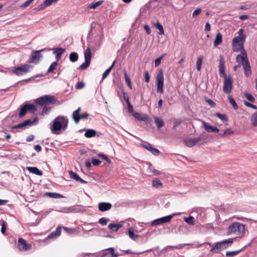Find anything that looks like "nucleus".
<instances>
[{
	"instance_id": "f257e3e1",
	"label": "nucleus",
	"mask_w": 257,
	"mask_h": 257,
	"mask_svg": "<svg viewBox=\"0 0 257 257\" xmlns=\"http://www.w3.org/2000/svg\"><path fill=\"white\" fill-rule=\"evenodd\" d=\"M219 74L221 77L224 78L223 91V92L228 94L230 93L233 87V79L231 75L227 76L225 72V60L224 57L219 56Z\"/></svg>"
},
{
	"instance_id": "f03ea898",
	"label": "nucleus",
	"mask_w": 257,
	"mask_h": 257,
	"mask_svg": "<svg viewBox=\"0 0 257 257\" xmlns=\"http://www.w3.org/2000/svg\"><path fill=\"white\" fill-rule=\"evenodd\" d=\"M68 120L64 116H58L52 121L50 126L52 133L58 135L59 131L63 130L65 131L68 127Z\"/></svg>"
},
{
	"instance_id": "7ed1b4c3",
	"label": "nucleus",
	"mask_w": 257,
	"mask_h": 257,
	"mask_svg": "<svg viewBox=\"0 0 257 257\" xmlns=\"http://www.w3.org/2000/svg\"><path fill=\"white\" fill-rule=\"evenodd\" d=\"M245 225L243 223L234 222L230 224L227 228V235L235 233L238 237L241 238L244 236Z\"/></svg>"
},
{
	"instance_id": "20e7f679",
	"label": "nucleus",
	"mask_w": 257,
	"mask_h": 257,
	"mask_svg": "<svg viewBox=\"0 0 257 257\" xmlns=\"http://www.w3.org/2000/svg\"><path fill=\"white\" fill-rule=\"evenodd\" d=\"M58 101V99L54 95H44L34 100V102L41 106L53 105Z\"/></svg>"
},
{
	"instance_id": "39448f33",
	"label": "nucleus",
	"mask_w": 257,
	"mask_h": 257,
	"mask_svg": "<svg viewBox=\"0 0 257 257\" xmlns=\"http://www.w3.org/2000/svg\"><path fill=\"white\" fill-rule=\"evenodd\" d=\"M127 109L129 112L132 113L133 115L139 121H144L146 123L150 124L152 122V118L147 114H143L142 115L139 112H135L133 106L131 103H127Z\"/></svg>"
},
{
	"instance_id": "423d86ee",
	"label": "nucleus",
	"mask_w": 257,
	"mask_h": 257,
	"mask_svg": "<svg viewBox=\"0 0 257 257\" xmlns=\"http://www.w3.org/2000/svg\"><path fill=\"white\" fill-rule=\"evenodd\" d=\"M233 242L232 238L223 240L220 242H217L215 245L210 249V251L213 253L218 252V249L223 250L231 246Z\"/></svg>"
},
{
	"instance_id": "0eeeda50",
	"label": "nucleus",
	"mask_w": 257,
	"mask_h": 257,
	"mask_svg": "<svg viewBox=\"0 0 257 257\" xmlns=\"http://www.w3.org/2000/svg\"><path fill=\"white\" fill-rule=\"evenodd\" d=\"M33 68V66L32 65L25 64L20 66L14 67L12 72L17 76H21L24 74L29 72L30 71V69Z\"/></svg>"
},
{
	"instance_id": "6e6552de",
	"label": "nucleus",
	"mask_w": 257,
	"mask_h": 257,
	"mask_svg": "<svg viewBox=\"0 0 257 257\" xmlns=\"http://www.w3.org/2000/svg\"><path fill=\"white\" fill-rule=\"evenodd\" d=\"M164 74L162 69L158 71L156 77L157 82V92L161 94H163L164 92Z\"/></svg>"
},
{
	"instance_id": "1a4fd4ad",
	"label": "nucleus",
	"mask_w": 257,
	"mask_h": 257,
	"mask_svg": "<svg viewBox=\"0 0 257 257\" xmlns=\"http://www.w3.org/2000/svg\"><path fill=\"white\" fill-rule=\"evenodd\" d=\"M91 55V49L90 47H87L84 52L85 61L78 67V70H85L90 66Z\"/></svg>"
},
{
	"instance_id": "9d476101",
	"label": "nucleus",
	"mask_w": 257,
	"mask_h": 257,
	"mask_svg": "<svg viewBox=\"0 0 257 257\" xmlns=\"http://www.w3.org/2000/svg\"><path fill=\"white\" fill-rule=\"evenodd\" d=\"M206 140V137H205V135L204 134H201L200 137L197 138L193 139H185L184 140V142L186 146L191 148L194 146L197 143L199 142L200 141H205Z\"/></svg>"
},
{
	"instance_id": "9b49d317",
	"label": "nucleus",
	"mask_w": 257,
	"mask_h": 257,
	"mask_svg": "<svg viewBox=\"0 0 257 257\" xmlns=\"http://www.w3.org/2000/svg\"><path fill=\"white\" fill-rule=\"evenodd\" d=\"M80 111L81 108L79 107L73 112L72 118L76 123H78L80 119L87 118L89 116V114L87 112L80 114Z\"/></svg>"
},
{
	"instance_id": "f8f14e48",
	"label": "nucleus",
	"mask_w": 257,
	"mask_h": 257,
	"mask_svg": "<svg viewBox=\"0 0 257 257\" xmlns=\"http://www.w3.org/2000/svg\"><path fill=\"white\" fill-rule=\"evenodd\" d=\"M42 57L43 56L42 54L40 53V51H33L32 55L27 62L28 63H34L35 64H37L39 63Z\"/></svg>"
},
{
	"instance_id": "ddd939ff",
	"label": "nucleus",
	"mask_w": 257,
	"mask_h": 257,
	"mask_svg": "<svg viewBox=\"0 0 257 257\" xmlns=\"http://www.w3.org/2000/svg\"><path fill=\"white\" fill-rule=\"evenodd\" d=\"M174 216V214H171L155 219L151 222V225L155 226L169 222Z\"/></svg>"
},
{
	"instance_id": "4468645a",
	"label": "nucleus",
	"mask_w": 257,
	"mask_h": 257,
	"mask_svg": "<svg viewBox=\"0 0 257 257\" xmlns=\"http://www.w3.org/2000/svg\"><path fill=\"white\" fill-rule=\"evenodd\" d=\"M242 63L245 75L246 77H249L251 74V70L247 57H242Z\"/></svg>"
},
{
	"instance_id": "2eb2a0df",
	"label": "nucleus",
	"mask_w": 257,
	"mask_h": 257,
	"mask_svg": "<svg viewBox=\"0 0 257 257\" xmlns=\"http://www.w3.org/2000/svg\"><path fill=\"white\" fill-rule=\"evenodd\" d=\"M141 145L144 148L150 152L154 156H158L160 155V151L158 149L153 147L152 145L150 143L145 142L144 143H142Z\"/></svg>"
},
{
	"instance_id": "dca6fc26",
	"label": "nucleus",
	"mask_w": 257,
	"mask_h": 257,
	"mask_svg": "<svg viewBox=\"0 0 257 257\" xmlns=\"http://www.w3.org/2000/svg\"><path fill=\"white\" fill-rule=\"evenodd\" d=\"M18 245L21 250H28L32 248L31 244L27 243L25 239L21 237L19 238Z\"/></svg>"
},
{
	"instance_id": "f3484780",
	"label": "nucleus",
	"mask_w": 257,
	"mask_h": 257,
	"mask_svg": "<svg viewBox=\"0 0 257 257\" xmlns=\"http://www.w3.org/2000/svg\"><path fill=\"white\" fill-rule=\"evenodd\" d=\"M102 251H109V252H102L100 255L101 257H118L120 255L118 253L114 252V249L113 247H109L103 249Z\"/></svg>"
},
{
	"instance_id": "a211bd4d",
	"label": "nucleus",
	"mask_w": 257,
	"mask_h": 257,
	"mask_svg": "<svg viewBox=\"0 0 257 257\" xmlns=\"http://www.w3.org/2000/svg\"><path fill=\"white\" fill-rule=\"evenodd\" d=\"M202 122L203 124V127L205 128V130L208 133H218L219 130L215 126L211 125L208 123L205 122L203 120H202Z\"/></svg>"
},
{
	"instance_id": "6ab92c4d",
	"label": "nucleus",
	"mask_w": 257,
	"mask_h": 257,
	"mask_svg": "<svg viewBox=\"0 0 257 257\" xmlns=\"http://www.w3.org/2000/svg\"><path fill=\"white\" fill-rule=\"evenodd\" d=\"M243 29H240L239 30L238 32V36L235 37L233 38V43H239V42H244L245 41L246 35L243 34Z\"/></svg>"
},
{
	"instance_id": "aec40b11",
	"label": "nucleus",
	"mask_w": 257,
	"mask_h": 257,
	"mask_svg": "<svg viewBox=\"0 0 257 257\" xmlns=\"http://www.w3.org/2000/svg\"><path fill=\"white\" fill-rule=\"evenodd\" d=\"M112 205L109 202H101L98 204V208L100 211L104 212L111 209Z\"/></svg>"
},
{
	"instance_id": "412c9836",
	"label": "nucleus",
	"mask_w": 257,
	"mask_h": 257,
	"mask_svg": "<svg viewBox=\"0 0 257 257\" xmlns=\"http://www.w3.org/2000/svg\"><path fill=\"white\" fill-rule=\"evenodd\" d=\"M68 173L71 179H74L76 181L80 182L81 183L86 184L87 183V181L81 178L76 173L72 171H69Z\"/></svg>"
},
{
	"instance_id": "4be33fe9",
	"label": "nucleus",
	"mask_w": 257,
	"mask_h": 257,
	"mask_svg": "<svg viewBox=\"0 0 257 257\" xmlns=\"http://www.w3.org/2000/svg\"><path fill=\"white\" fill-rule=\"evenodd\" d=\"M53 53H56L55 59H56V61H57L61 58L62 54L65 51V49L60 48V47H57V48H54L53 49Z\"/></svg>"
},
{
	"instance_id": "5701e85b",
	"label": "nucleus",
	"mask_w": 257,
	"mask_h": 257,
	"mask_svg": "<svg viewBox=\"0 0 257 257\" xmlns=\"http://www.w3.org/2000/svg\"><path fill=\"white\" fill-rule=\"evenodd\" d=\"M79 211L80 209H79L76 206H72L68 208H63L61 211H60V212L65 213H70L71 212H78Z\"/></svg>"
},
{
	"instance_id": "b1692460",
	"label": "nucleus",
	"mask_w": 257,
	"mask_h": 257,
	"mask_svg": "<svg viewBox=\"0 0 257 257\" xmlns=\"http://www.w3.org/2000/svg\"><path fill=\"white\" fill-rule=\"evenodd\" d=\"M43 196H48L52 198H63L64 196L58 193L46 192L43 195Z\"/></svg>"
},
{
	"instance_id": "393cba45",
	"label": "nucleus",
	"mask_w": 257,
	"mask_h": 257,
	"mask_svg": "<svg viewBox=\"0 0 257 257\" xmlns=\"http://www.w3.org/2000/svg\"><path fill=\"white\" fill-rule=\"evenodd\" d=\"M27 169L29 172L38 176H42L43 174V171L36 167H28Z\"/></svg>"
},
{
	"instance_id": "a878e982",
	"label": "nucleus",
	"mask_w": 257,
	"mask_h": 257,
	"mask_svg": "<svg viewBox=\"0 0 257 257\" xmlns=\"http://www.w3.org/2000/svg\"><path fill=\"white\" fill-rule=\"evenodd\" d=\"M61 227L58 226L56 229L52 232H51L47 236V238H56L61 234Z\"/></svg>"
},
{
	"instance_id": "bb28decb",
	"label": "nucleus",
	"mask_w": 257,
	"mask_h": 257,
	"mask_svg": "<svg viewBox=\"0 0 257 257\" xmlns=\"http://www.w3.org/2000/svg\"><path fill=\"white\" fill-rule=\"evenodd\" d=\"M245 248H246V246H244L241 249L237 250L227 251L226 252V256L227 257H233V256L237 255L238 254H239L241 251H242Z\"/></svg>"
},
{
	"instance_id": "cd10ccee",
	"label": "nucleus",
	"mask_w": 257,
	"mask_h": 257,
	"mask_svg": "<svg viewBox=\"0 0 257 257\" xmlns=\"http://www.w3.org/2000/svg\"><path fill=\"white\" fill-rule=\"evenodd\" d=\"M222 34L218 32L215 37L214 42V45L215 47H217L218 45H220L222 43Z\"/></svg>"
},
{
	"instance_id": "c85d7f7f",
	"label": "nucleus",
	"mask_w": 257,
	"mask_h": 257,
	"mask_svg": "<svg viewBox=\"0 0 257 257\" xmlns=\"http://www.w3.org/2000/svg\"><path fill=\"white\" fill-rule=\"evenodd\" d=\"M28 109L26 104L22 105L20 108V112L19 113V117L20 118L23 117L27 113Z\"/></svg>"
},
{
	"instance_id": "c756f323",
	"label": "nucleus",
	"mask_w": 257,
	"mask_h": 257,
	"mask_svg": "<svg viewBox=\"0 0 257 257\" xmlns=\"http://www.w3.org/2000/svg\"><path fill=\"white\" fill-rule=\"evenodd\" d=\"M126 234H127L130 238L134 240H136L138 237H139V235L135 234L134 233V231L133 228L131 227L128 229L127 232L126 233Z\"/></svg>"
},
{
	"instance_id": "7c9ffc66",
	"label": "nucleus",
	"mask_w": 257,
	"mask_h": 257,
	"mask_svg": "<svg viewBox=\"0 0 257 257\" xmlns=\"http://www.w3.org/2000/svg\"><path fill=\"white\" fill-rule=\"evenodd\" d=\"M96 131L93 129H88L86 130L84 136L87 138L94 137L96 135Z\"/></svg>"
},
{
	"instance_id": "2f4dec72",
	"label": "nucleus",
	"mask_w": 257,
	"mask_h": 257,
	"mask_svg": "<svg viewBox=\"0 0 257 257\" xmlns=\"http://www.w3.org/2000/svg\"><path fill=\"white\" fill-rule=\"evenodd\" d=\"M122 226V224L121 223H110L108 228L113 231H117Z\"/></svg>"
},
{
	"instance_id": "473e14b6",
	"label": "nucleus",
	"mask_w": 257,
	"mask_h": 257,
	"mask_svg": "<svg viewBox=\"0 0 257 257\" xmlns=\"http://www.w3.org/2000/svg\"><path fill=\"white\" fill-rule=\"evenodd\" d=\"M152 186L156 188H160L163 187V184L158 178H154L152 180Z\"/></svg>"
},
{
	"instance_id": "72a5a7b5",
	"label": "nucleus",
	"mask_w": 257,
	"mask_h": 257,
	"mask_svg": "<svg viewBox=\"0 0 257 257\" xmlns=\"http://www.w3.org/2000/svg\"><path fill=\"white\" fill-rule=\"evenodd\" d=\"M115 60H114L112 64H111V65L108 68H107L104 72L102 74V80H104L107 76L110 73L111 70H112V69L114 67V65L115 64Z\"/></svg>"
},
{
	"instance_id": "f704fd0d",
	"label": "nucleus",
	"mask_w": 257,
	"mask_h": 257,
	"mask_svg": "<svg viewBox=\"0 0 257 257\" xmlns=\"http://www.w3.org/2000/svg\"><path fill=\"white\" fill-rule=\"evenodd\" d=\"M243 43H244V42H241V48H240V50L241 51V53H242V55H241L240 54H238L236 56V60L237 61H238L239 58H240L241 59V60H242V57H247L246 53V52H245V49H244V48L243 47Z\"/></svg>"
},
{
	"instance_id": "c9c22d12",
	"label": "nucleus",
	"mask_w": 257,
	"mask_h": 257,
	"mask_svg": "<svg viewBox=\"0 0 257 257\" xmlns=\"http://www.w3.org/2000/svg\"><path fill=\"white\" fill-rule=\"evenodd\" d=\"M78 59V55L75 52H71L69 55V60L71 62H75Z\"/></svg>"
},
{
	"instance_id": "e433bc0d",
	"label": "nucleus",
	"mask_w": 257,
	"mask_h": 257,
	"mask_svg": "<svg viewBox=\"0 0 257 257\" xmlns=\"http://www.w3.org/2000/svg\"><path fill=\"white\" fill-rule=\"evenodd\" d=\"M28 111L34 114L37 111L36 106L34 104L26 103Z\"/></svg>"
},
{
	"instance_id": "4c0bfd02",
	"label": "nucleus",
	"mask_w": 257,
	"mask_h": 257,
	"mask_svg": "<svg viewBox=\"0 0 257 257\" xmlns=\"http://www.w3.org/2000/svg\"><path fill=\"white\" fill-rule=\"evenodd\" d=\"M124 77L125 78V82H126L128 88L130 89H132V82H131V78H130V77L128 76V75H127L126 70L124 71Z\"/></svg>"
},
{
	"instance_id": "58836bf2",
	"label": "nucleus",
	"mask_w": 257,
	"mask_h": 257,
	"mask_svg": "<svg viewBox=\"0 0 257 257\" xmlns=\"http://www.w3.org/2000/svg\"><path fill=\"white\" fill-rule=\"evenodd\" d=\"M184 221L188 224L193 225L195 224V219L192 216H189L187 217H184Z\"/></svg>"
},
{
	"instance_id": "ea45409f",
	"label": "nucleus",
	"mask_w": 257,
	"mask_h": 257,
	"mask_svg": "<svg viewBox=\"0 0 257 257\" xmlns=\"http://www.w3.org/2000/svg\"><path fill=\"white\" fill-rule=\"evenodd\" d=\"M232 49L234 52H238L239 51H240L241 45V42L234 43L233 39L232 41Z\"/></svg>"
},
{
	"instance_id": "a19ab883",
	"label": "nucleus",
	"mask_w": 257,
	"mask_h": 257,
	"mask_svg": "<svg viewBox=\"0 0 257 257\" xmlns=\"http://www.w3.org/2000/svg\"><path fill=\"white\" fill-rule=\"evenodd\" d=\"M154 119H155V122L156 125L158 128L162 127L164 125V122L162 119L159 118V117H158L157 116L155 117Z\"/></svg>"
},
{
	"instance_id": "79ce46f5",
	"label": "nucleus",
	"mask_w": 257,
	"mask_h": 257,
	"mask_svg": "<svg viewBox=\"0 0 257 257\" xmlns=\"http://www.w3.org/2000/svg\"><path fill=\"white\" fill-rule=\"evenodd\" d=\"M214 115L215 116H216L217 117H218L222 121H227L228 120V118L227 115L224 113H220L219 112H216Z\"/></svg>"
},
{
	"instance_id": "37998d69",
	"label": "nucleus",
	"mask_w": 257,
	"mask_h": 257,
	"mask_svg": "<svg viewBox=\"0 0 257 257\" xmlns=\"http://www.w3.org/2000/svg\"><path fill=\"white\" fill-rule=\"evenodd\" d=\"M250 120L252 123V125L256 127L257 126V111L253 113L251 116Z\"/></svg>"
},
{
	"instance_id": "c03bdc74",
	"label": "nucleus",
	"mask_w": 257,
	"mask_h": 257,
	"mask_svg": "<svg viewBox=\"0 0 257 257\" xmlns=\"http://www.w3.org/2000/svg\"><path fill=\"white\" fill-rule=\"evenodd\" d=\"M155 28L159 30V34L160 35H163L164 34V31L163 26L159 22H156L154 25Z\"/></svg>"
},
{
	"instance_id": "a18cd8bd",
	"label": "nucleus",
	"mask_w": 257,
	"mask_h": 257,
	"mask_svg": "<svg viewBox=\"0 0 257 257\" xmlns=\"http://www.w3.org/2000/svg\"><path fill=\"white\" fill-rule=\"evenodd\" d=\"M57 65H58V62L57 61L52 63L50 65V66H49L47 73H53L54 70L56 69Z\"/></svg>"
},
{
	"instance_id": "49530a36",
	"label": "nucleus",
	"mask_w": 257,
	"mask_h": 257,
	"mask_svg": "<svg viewBox=\"0 0 257 257\" xmlns=\"http://www.w3.org/2000/svg\"><path fill=\"white\" fill-rule=\"evenodd\" d=\"M26 127V124L25 123V121L20 123L19 124L17 125H13L11 126L12 129H22L24 130Z\"/></svg>"
},
{
	"instance_id": "de8ad7c7",
	"label": "nucleus",
	"mask_w": 257,
	"mask_h": 257,
	"mask_svg": "<svg viewBox=\"0 0 257 257\" xmlns=\"http://www.w3.org/2000/svg\"><path fill=\"white\" fill-rule=\"evenodd\" d=\"M203 57L202 56H200L197 60L196 69L197 71H200L201 68Z\"/></svg>"
},
{
	"instance_id": "09e8293b",
	"label": "nucleus",
	"mask_w": 257,
	"mask_h": 257,
	"mask_svg": "<svg viewBox=\"0 0 257 257\" xmlns=\"http://www.w3.org/2000/svg\"><path fill=\"white\" fill-rule=\"evenodd\" d=\"M43 76H44V75H43V74H41V75L38 74V75H35L34 76L31 77H30L29 78H27V79L23 80L22 81H20L16 83L15 84H14L13 85H12V86H16L19 83H20L21 82H24V81H25V82H28V81H30L31 79H33V78H36V77H43Z\"/></svg>"
},
{
	"instance_id": "8fccbe9b",
	"label": "nucleus",
	"mask_w": 257,
	"mask_h": 257,
	"mask_svg": "<svg viewBox=\"0 0 257 257\" xmlns=\"http://www.w3.org/2000/svg\"><path fill=\"white\" fill-rule=\"evenodd\" d=\"M152 250H153V249H150L147 250L146 251H142V252H133V251H132V250L129 249H127V250H124L123 251L124 252V253H131V254H143L144 252H148V251H152Z\"/></svg>"
},
{
	"instance_id": "3c124183",
	"label": "nucleus",
	"mask_w": 257,
	"mask_h": 257,
	"mask_svg": "<svg viewBox=\"0 0 257 257\" xmlns=\"http://www.w3.org/2000/svg\"><path fill=\"white\" fill-rule=\"evenodd\" d=\"M244 95L248 101L251 102H254L255 98L251 94L247 92H244Z\"/></svg>"
},
{
	"instance_id": "603ef678",
	"label": "nucleus",
	"mask_w": 257,
	"mask_h": 257,
	"mask_svg": "<svg viewBox=\"0 0 257 257\" xmlns=\"http://www.w3.org/2000/svg\"><path fill=\"white\" fill-rule=\"evenodd\" d=\"M228 100L229 101L230 103L232 105V107L235 109H237L238 107L234 99L232 97H231V96L229 95L228 96Z\"/></svg>"
},
{
	"instance_id": "864d4df0",
	"label": "nucleus",
	"mask_w": 257,
	"mask_h": 257,
	"mask_svg": "<svg viewBox=\"0 0 257 257\" xmlns=\"http://www.w3.org/2000/svg\"><path fill=\"white\" fill-rule=\"evenodd\" d=\"M103 1H99L95 3H93L89 6L88 8L90 9H95L97 7L101 5L103 3Z\"/></svg>"
},
{
	"instance_id": "5fc2aeb1",
	"label": "nucleus",
	"mask_w": 257,
	"mask_h": 257,
	"mask_svg": "<svg viewBox=\"0 0 257 257\" xmlns=\"http://www.w3.org/2000/svg\"><path fill=\"white\" fill-rule=\"evenodd\" d=\"M166 54H163L160 57L157 58L155 60V67L158 66L161 63V60L165 57Z\"/></svg>"
},
{
	"instance_id": "6e6d98bb",
	"label": "nucleus",
	"mask_w": 257,
	"mask_h": 257,
	"mask_svg": "<svg viewBox=\"0 0 257 257\" xmlns=\"http://www.w3.org/2000/svg\"><path fill=\"white\" fill-rule=\"evenodd\" d=\"M48 6L45 5V2L39 5L36 8L34 9V10L36 11H40L45 9Z\"/></svg>"
},
{
	"instance_id": "4d7b16f0",
	"label": "nucleus",
	"mask_w": 257,
	"mask_h": 257,
	"mask_svg": "<svg viewBox=\"0 0 257 257\" xmlns=\"http://www.w3.org/2000/svg\"><path fill=\"white\" fill-rule=\"evenodd\" d=\"M233 134V132L230 128H227L224 131L223 134H220L219 135L221 137H225L226 135H231Z\"/></svg>"
},
{
	"instance_id": "13d9d810",
	"label": "nucleus",
	"mask_w": 257,
	"mask_h": 257,
	"mask_svg": "<svg viewBox=\"0 0 257 257\" xmlns=\"http://www.w3.org/2000/svg\"><path fill=\"white\" fill-rule=\"evenodd\" d=\"M98 157L102 158L103 160H105L106 162H107L108 164H111V160L107 157V156L105 155H104L103 153H99L97 155Z\"/></svg>"
},
{
	"instance_id": "bf43d9fd",
	"label": "nucleus",
	"mask_w": 257,
	"mask_h": 257,
	"mask_svg": "<svg viewBox=\"0 0 257 257\" xmlns=\"http://www.w3.org/2000/svg\"><path fill=\"white\" fill-rule=\"evenodd\" d=\"M48 106V105L43 106L44 107H43L42 112H41V114L42 115H46V114H47L49 113L50 109H51V107H49Z\"/></svg>"
},
{
	"instance_id": "052dcab7",
	"label": "nucleus",
	"mask_w": 257,
	"mask_h": 257,
	"mask_svg": "<svg viewBox=\"0 0 257 257\" xmlns=\"http://www.w3.org/2000/svg\"><path fill=\"white\" fill-rule=\"evenodd\" d=\"M109 221V219L108 218L102 217L99 219L98 223L102 225H105Z\"/></svg>"
},
{
	"instance_id": "680f3d73",
	"label": "nucleus",
	"mask_w": 257,
	"mask_h": 257,
	"mask_svg": "<svg viewBox=\"0 0 257 257\" xmlns=\"http://www.w3.org/2000/svg\"><path fill=\"white\" fill-rule=\"evenodd\" d=\"M244 104L249 107L252 108L254 109H257V106L255 105L252 104L251 103L247 101L246 100L243 101Z\"/></svg>"
},
{
	"instance_id": "e2e57ef3",
	"label": "nucleus",
	"mask_w": 257,
	"mask_h": 257,
	"mask_svg": "<svg viewBox=\"0 0 257 257\" xmlns=\"http://www.w3.org/2000/svg\"><path fill=\"white\" fill-rule=\"evenodd\" d=\"M159 3L161 4L162 6H168L169 5H172V3L170 0H160Z\"/></svg>"
},
{
	"instance_id": "0e129e2a",
	"label": "nucleus",
	"mask_w": 257,
	"mask_h": 257,
	"mask_svg": "<svg viewBox=\"0 0 257 257\" xmlns=\"http://www.w3.org/2000/svg\"><path fill=\"white\" fill-rule=\"evenodd\" d=\"M91 163L93 166H97L101 164V162L98 159L93 158L91 160Z\"/></svg>"
},
{
	"instance_id": "69168bd1",
	"label": "nucleus",
	"mask_w": 257,
	"mask_h": 257,
	"mask_svg": "<svg viewBox=\"0 0 257 257\" xmlns=\"http://www.w3.org/2000/svg\"><path fill=\"white\" fill-rule=\"evenodd\" d=\"M85 86V83L83 81L78 82L75 85V88L77 89H81Z\"/></svg>"
},
{
	"instance_id": "338daca9",
	"label": "nucleus",
	"mask_w": 257,
	"mask_h": 257,
	"mask_svg": "<svg viewBox=\"0 0 257 257\" xmlns=\"http://www.w3.org/2000/svg\"><path fill=\"white\" fill-rule=\"evenodd\" d=\"M202 10L201 8H198L196 9L192 14V17L193 18H196L198 15H199L201 12Z\"/></svg>"
},
{
	"instance_id": "774afa93",
	"label": "nucleus",
	"mask_w": 257,
	"mask_h": 257,
	"mask_svg": "<svg viewBox=\"0 0 257 257\" xmlns=\"http://www.w3.org/2000/svg\"><path fill=\"white\" fill-rule=\"evenodd\" d=\"M144 76L145 81L147 83L149 82L150 80V75L149 74V72L147 71H145L144 72Z\"/></svg>"
}]
</instances>
